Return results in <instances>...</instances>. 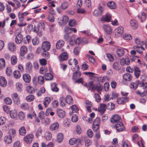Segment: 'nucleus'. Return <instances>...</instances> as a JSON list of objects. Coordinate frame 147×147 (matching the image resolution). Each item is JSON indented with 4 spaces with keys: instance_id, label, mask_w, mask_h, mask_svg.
<instances>
[{
    "instance_id": "f257e3e1",
    "label": "nucleus",
    "mask_w": 147,
    "mask_h": 147,
    "mask_svg": "<svg viewBox=\"0 0 147 147\" xmlns=\"http://www.w3.org/2000/svg\"><path fill=\"white\" fill-rule=\"evenodd\" d=\"M89 84L92 90H96L100 94L102 89V86L99 83L93 85V82H90Z\"/></svg>"
},
{
    "instance_id": "f03ea898",
    "label": "nucleus",
    "mask_w": 147,
    "mask_h": 147,
    "mask_svg": "<svg viewBox=\"0 0 147 147\" xmlns=\"http://www.w3.org/2000/svg\"><path fill=\"white\" fill-rule=\"evenodd\" d=\"M59 18H58V22L60 26L66 24L69 20V18L66 16H63L62 20H59Z\"/></svg>"
},
{
    "instance_id": "7ed1b4c3",
    "label": "nucleus",
    "mask_w": 147,
    "mask_h": 147,
    "mask_svg": "<svg viewBox=\"0 0 147 147\" xmlns=\"http://www.w3.org/2000/svg\"><path fill=\"white\" fill-rule=\"evenodd\" d=\"M115 127L118 132L122 131L125 129V128L123 123L121 122H118L115 125Z\"/></svg>"
},
{
    "instance_id": "20e7f679",
    "label": "nucleus",
    "mask_w": 147,
    "mask_h": 147,
    "mask_svg": "<svg viewBox=\"0 0 147 147\" xmlns=\"http://www.w3.org/2000/svg\"><path fill=\"white\" fill-rule=\"evenodd\" d=\"M50 47V43L48 41L43 42L42 43L41 48L43 50L48 51Z\"/></svg>"
},
{
    "instance_id": "39448f33",
    "label": "nucleus",
    "mask_w": 147,
    "mask_h": 147,
    "mask_svg": "<svg viewBox=\"0 0 147 147\" xmlns=\"http://www.w3.org/2000/svg\"><path fill=\"white\" fill-rule=\"evenodd\" d=\"M103 8L101 6L98 7L97 9L95 10L93 13V15L95 16H97L101 15L103 11Z\"/></svg>"
},
{
    "instance_id": "423d86ee",
    "label": "nucleus",
    "mask_w": 147,
    "mask_h": 147,
    "mask_svg": "<svg viewBox=\"0 0 147 147\" xmlns=\"http://www.w3.org/2000/svg\"><path fill=\"white\" fill-rule=\"evenodd\" d=\"M33 138V136L32 134H29L25 136L24 138V141L27 144L31 143Z\"/></svg>"
},
{
    "instance_id": "0eeeda50",
    "label": "nucleus",
    "mask_w": 147,
    "mask_h": 147,
    "mask_svg": "<svg viewBox=\"0 0 147 147\" xmlns=\"http://www.w3.org/2000/svg\"><path fill=\"white\" fill-rule=\"evenodd\" d=\"M7 47L9 51L14 52L16 50V46L13 42H9L8 44Z\"/></svg>"
},
{
    "instance_id": "6e6552de",
    "label": "nucleus",
    "mask_w": 147,
    "mask_h": 147,
    "mask_svg": "<svg viewBox=\"0 0 147 147\" xmlns=\"http://www.w3.org/2000/svg\"><path fill=\"white\" fill-rule=\"evenodd\" d=\"M103 28L105 32L107 34H111L112 32V30L111 27L108 25H103Z\"/></svg>"
},
{
    "instance_id": "1a4fd4ad",
    "label": "nucleus",
    "mask_w": 147,
    "mask_h": 147,
    "mask_svg": "<svg viewBox=\"0 0 147 147\" xmlns=\"http://www.w3.org/2000/svg\"><path fill=\"white\" fill-rule=\"evenodd\" d=\"M106 108L105 104L100 103V107L98 108V111L100 113L103 114L105 113Z\"/></svg>"
},
{
    "instance_id": "9d476101",
    "label": "nucleus",
    "mask_w": 147,
    "mask_h": 147,
    "mask_svg": "<svg viewBox=\"0 0 147 147\" xmlns=\"http://www.w3.org/2000/svg\"><path fill=\"white\" fill-rule=\"evenodd\" d=\"M23 39V36L21 34H19L16 36L15 41L17 44H20L22 42Z\"/></svg>"
},
{
    "instance_id": "9b49d317",
    "label": "nucleus",
    "mask_w": 147,
    "mask_h": 147,
    "mask_svg": "<svg viewBox=\"0 0 147 147\" xmlns=\"http://www.w3.org/2000/svg\"><path fill=\"white\" fill-rule=\"evenodd\" d=\"M68 58V55L66 52H63L59 56V59L60 61H63L67 60Z\"/></svg>"
},
{
    "instance_id": "f8f14e48",
    "label": "nucleus",
    "mask_w": 147,
    "mask_h": 147,
    "mask_svg": "<svg viewBox=\"0 0 147 147\" xmlns=\"http://www.w3.org/2000/svg\"><path fill=\"white\" fill-rule=\"evenodd\" d=\"M133 48L134 50L136 51V52L140 54H142L143 51L145 50L144 49L142 46H141L140 47H139L137 45L134 46L133 47Z\"/></svg>"
},
{
    "instance_id": "ddd939ff",
    "label": "nucleus",
    "mask_w": 147,
    "mask_h": 147,
    "mask_svg": "<svg viewBox=\"0 0 147 147\" xmlns=\"http://www.w3.org/2000/svg\"><path fill=\"white\" fill-rule=\"evenodd\" d=\"M27 48L25 46H22L20 48V55L22 56H24L27 53Z\"/></svg>"
},
{
    "instance_id": "4468645a",
    "label": "nucleus",
    "mask_w": 147,
    "mask_h": 147,
    "mask_svg": "<svg viewBox=\"0 0 147 147\" xmlns=\"http://www.w3.org/2000/svg\"><path fill=\"white\" fill-rule=\"evenodd\" d=\"M120 117L118 115H113L111 119V121L113 123H117L119 122Z\"/></svg>"
},
{
    "instance_id": "2eb2a0df",
    "label": "nucleus",
    "mask_w": 147,
    "mask_h": 147,
    "mask_svg": "<svg viewBox=\"0 0 147 147\" xmlns=\"http://www.w3.org/2000/svg\"><path fill=\"white\" fill-rule=\"evenodd\" d=\"M128 99L129 98L127 97L119 98H117V101L118 104H121L127 101Z\"/></svg>"
},
{
    "instance_id": "dca6fc26",
    "label": "nucleus",
    "mask_w": 147,
    "mask_h": 147,
    "mask_svg": "<svg viewBox=\"0 0 147 147\" xmlns=\"http://www.w3.org/2000/svg\"><path fill=\"white\" fill-rule=\"evenodd\" d=\"M111 15L110 14L107 13L105 17H103L101 18V20L102 21L109 22L111 21Z\"/></svg>"
},
{
    "instance_id": "f3484780",
    "label": "nucleus",
    "mask_w": 147,
    "mask_h": 147,
    "mask_svg": "<svg viewBox=\"0 0 147 147\" xmlns=\"http://www.w3.org/2000/svg\"><path fill=\"white\" fill-rule=\"evenodd\" d=\"M7 85V81L3 77H0V85L3 87H5Z\"/></svg>"
},
{
    "instance_id": "a211bd4d",
    "label": "nucleus",
    "mask_w": 147,
    "mask_h": 147,
    "mask_svg": "<svg viewBox=\"0 0 147 147\" xmlns=\"http://www.w3.org/2000/svg\"><path fill=\"white\" fill-rule=\"evenodd\" d=\"M12 138L11 136H6L4 138V141L6 144H10L12 142Z\"/></svg>"
},
{
    "instance_id": "6ab92c4d",
    "label": "nucleus",
    "mask_w": 147,
    "mask_h": 147,
    "mask_svg": "<svg viewBox=\"0 0 147 147\" xmlns=\"http://www.w3.org/2000/svg\"><path fill=\"white\" fill-rule=\"evenodd\" d=\"M23 78L24 80L26 82L29 83L30 82L31 78L30 76L28 74H25L23 75Z\"/></svg>"
},
{
    "instance_id": "aec40b11",
    "label": "nucleus",
    "mask_w": 147,
    "mask_h": 147,
    "mask_svg": "<svg viewBox=\"0 0 147 147\" xmlns=\"http://www.w3.org/2000/svg\"><path fill=\"white\" fill-rule=\"evenodd\" d=\"M65 44L64 42L62 40H58L56 43V48L59 49L63 46Z\"/></svg>"
},
{
    "instance_id": "412c9836",
    "label": "nucleus",
    "mask_w": 147,
    "mask_h": 147,
    "mask_svg": "<svg viewBox=\"0 0 147 147\" xmlns=\"http://www.w3.org/2000/svg\"><path fill=\"white\" fill-rule=\"evenodd\" d=\"M116 52L118 56L119 57L123 56L125 54L124 49L123 48L117 49Z\"/></svg>"
},
{
    "instance_id": "4be33fe9",
    "label": "nucleus",
    "mask_w": 147,
    "mask_h": 147,
    "mask_svg": "<svg viewBox=\"0 0 147 147\" xmlns=\"http://www.w3.org/2000/svg\"><path fill=\"white\" fill-rule=\"evenodd\" d=\"M59 126V125L58 123L56 122L51 125L50 127V129L52 131L56 130L58 129Z\"/></svg>"
},
{
    "instance_id": "5701e85b",
    "label": "nucleus",
    "mask_w": 147,
    "mask_h": 147,
    "mask_svg": "<svg viewBox=\"0 0 147 147\" xmlns=\"http://www.w3.org/2000/svg\"><path fill=\"white\" fill-rule=\"evenodd\" d=\"M57 113L58 116L60 118H63L64 117L65 115V111L62 109H57Z\"/></svg>"
},
{
    "instance_id": "b1692460",
    "label": "nucleus",
    "mask_w": 147,
    "mask_h": 147,
    "mask_svg": "<svg viewBox=\"0 0 147 147\" xmlns=\"http://www.w3.org/2000/svg\"><path fill=\"white\" fill-rule=\"evenodd\" d=\"M66 102L69 105H72L73 104L74 101L70 95H67L65 98Z\"/></svg>"
},
{
    "instance_id": "393cba45",
    "label": "nucleus",
    "mask_w": 147,
    "mask_h": 147,
    "mask_svg": "<svg viewBox=\"0 0 147 147\" xmlns=\"http://www.w3.org/2000/svg\"><path fill=\"white\" fill-rule=\"evenodd\" d=\"M131 26L134 29H136L138 27V24L137 21L134 20H131L130 22Z\"/></svg>"
},
{
    "instance_id": "a878e982",
    "label": "nucleus",
    "mask_w": 147,
    "mask_h": 147,
    "mask_svg": "<svg viewBox=\"0 0 147 147\" xmlns=\"http://www.w3.org/2000/svg\"><path fill=\"white\" fill-rule=\"evenodd\" d=\"M123 79L125 81H129L132 79L131 75L129 73L125 74L123 76Z\"/></svg>"
},
{
    "instance_id": "bb28decb",
    "label": "nucleus",
    "mask_w": 147,
    "mask_h": 147,
    "mask_svg": "<svg viewBox=\"0 0 147 147\" xmlns=\"http://www.w3.org/2000/svg\"><path fill=\"white\" fill-rule=\"evenodd\" d=\"M32 67V65L30 62H28L26 63L25 68L28 71L30 72Z\"/></svg>"
},
{
    "instance_id": "cd10ccee",
    "label": "nucleus",
    "mask_w": 147,
    "mask_h": 147,
    "mask_svg": "<svg viewBox=\"0 0 147 147\" xmlns=\"http://www.w3.org/2000/svg\"><path fill=\"white\" fill-rule=\"evenodd\" d=\"M139 83V81H136L135 82H132L130 84V88L134 90H136L137 88Z\"/></svg>"
},
{
    "instance_id": "c85d7f7f",
    "label": "nucleus",
    "mask_w": 147,
    "mask_h": 147,
    "mask_svg": "<svg viewBox=\"0 0 147 147\" xmlns=\"http://www.w3.org/2000/svg\"><path fill=\"white\" fill-rule=\"evenodd\" d=\"M51 99L50 97H46L44 98L43 104L45 107H47L48 105L50 102Z\"/></svg>"
},
{
    "instance_id": "c756f323",
    "label": "nucleus",
    "mask_w": 147,
    "mask_h": 147,
    "mask_svg": "<svg viewBox=\"0 0 147 147\" xmlns=\"http://www.w3.org/2000/svg\"><path fill=\"white\" fill-rule=\"evenodd\" d=\"M123 32V28L122 26H119L115 30V32L116 34H118L121 35Z\"/></svg>"
},
{
    "instance_id": "7c9ffc66",
    "label": "nucleus",
    "mask_w": 147,
    "mask_h": 147,
    "mask_svg": "<svg viewBox=\"0 0 147 147\" xmlns=\"http://www.w3.org/2000/svg\"><path fill=\"white\" fill-rule=\"evenodd\" d=\"M134 70L135 76L137 78H138L140 76V70L139 68L137 67H134Z\"/></svg>"
},
{
    "instance_id": "2f4dec72",
    "label": "nucleus",
    "mask_w": 147,
    "mask_h": 147,
    "mask_svg": "<svg viewBox=\"0 0 147 147\" xmlns=\"http://www.w3.org/2000/svg\"><path fill=\"white\" fill-rule=\"evenodd\" d=\"M8 133L9 136H11L12 137L14 138L16 136V132L15 129H11L9 130Z\"/></svg>"
},
{
    "instance_id": "473e14b6",
    "label": "nucleus",
    "mask_w": 147,
    "mask_h": 147,
    "mask_svg": "<svg viewBox=\"0 0 147 147\" xmlns=\"http://www.w3.org/2000/svg\"><path fill=\"white\" fill-rule=\"evenodd\" d=\"M107 5L108 7L111 9H114L116 8V4L113 1L108 2Z\"/></svg>"
},
{
    "instance_id": "72a5a7b5",
    "label": "nucleus",
    "mask_w": 147,
    "mask_h": 147,
    "mask_svg": "<svg viewBox=\"0 0 147 147\" xmlns=\"http://www.w3.org/2000/svg\"><path fill=\"white\" fill-rule=\"evenodd\" d=\"M81 76V73L79 71L75 72L73 74L72 79L74 80H76L79 78Z\"/></svg>"
},
{
    "instance_id": "f704fd0d",
    "label": "nucleus",
    "mask_w": 147,
    "mask_h": 147,
    "mask_svg": "<svg viewBox=\"0 0 147 147\" xmlns=\"http://www.w3.org/2000/svg\"><path fill=\"white\" fill-rule=\"evenodd\" d=\"M26 131L24 127H22L19 129V133L21 136H24L26 134Z\"/></svg>"
},
{
    "instance_id": "c9c22d12",
    "label": "nucleus",
    "mask_w": 147,
    "mask_h": 147,
    "mask_svg": "<svg viewBox=\"0 0 147 147\" xmlns=\"http://www.w3.org/2000/svg\"><path fill=\"white\" fill-rule=\"evenodd\" d=\"M10 115L11 118L13 119L16 118L17 115V112L16 110L11 111L10 112Z\"/></svg>"
},
{
    "instance_id": "e433bc0d",
    "label": "nucleus",
    "mask_w": 147,
    "mask_h": 147,
    "mask_svg": "<svg viewBox=\"0 0 147 147\" xmlns=\"http://www.w3.org/2000/svg\"><path fill=\"white\" fill-rule=\"evenodd\" d=\"M59 102L61 106L63 107L65 106L66 102H65V98L64 97L62 96L60 98Z\"/></svg>"
},
{
    "instance_id": "4c0bfd02",
    "label": "nucleus",
    "mask_w": 147,
    "mask_h": 147,
    "mask_svg": "<svg viewBox=\"0 0 147 147\" xmlns=\"http://www.w3.org/2000/svg\"><path fill=\"white\" fill-rule=\"evenodd\" d=\"M45 138L48 141L50 140L52 138V134L49 132H46L45 133Z\"/></svg>"
},
{
    "instance_id": "58836bf2",
    "label": "nucleus",
    "mask_w": 147,
    "mask_h": 147,
    "mask_svg": "<svg viewBox=\"0 0 147 147\" xmlns=\"http://www.w3.org/2000/svg\"><path fill=\"white\" fill-rule=\"evenodd\" d=\"M11 63L13 65H15L17 62V59L15 55L12 56L11 58Z\"/></svg>"
},
{
    "instance_id": "ea45409f",
    "label": "nucleus",
    "mask_w": 147,
    "mask_h": 147,
    "mask_svg": "<svg viewBox=\"0 0 147 147\" xmlns=\"http://www.w3.org/2000/svg\"><path fill=\"white\" fill-rule=\"evenodd\" d=\"M69 6V3L66 1H65L61 3V8L62 9L65 10Z\"/></svg>"
},
{
    "instance_id": "a19ab883",
    "label": "nucleus",
    "mask_w": 147,
    "mask_h": 147,
    "mask_svg": "<svg viewBox=\"0 0 147 147\" xmlns=\"http://www.w3.org/2000/svg\"><path fill=\"white\" fill-rule=\"evenodd\" d=\"M63 136L62 133H59L57 136V140L58 142H61L63 139Z\"/></svg>"
},
{
    "instance_id": "79ce46f5",
    "label": "nucleus",
    "mask_w": 147,
    "mask_h": 147,
    "mask_svg": "<svg viewBox=\"0 0 147 147\" xmlns=\"http://www.w3.org/2000/svg\"><path fill=\"white\" fill-rule=\"evenodd\" d=\"M135 42L136 44L141 46L144 45L145 44L144 41H141L140 39L138 38H135Z\"/></svg>"
},
{
    "instance_id": "37998d69",
    "label": "nucleus",
    "mask_w": 147,
    "mask_h": 147,
    "mask_svg": "<svg viewBox=\"0 0 147 147\" xmlns=\"http://www.w3.org/2000/svg\"><path fill=\"white\" fill-rule=\"evenodd\" d=\"M45 79L46 80H51L53 79V77L51 73H47L45 75Z\"/></svg>"
},
{
    "instance_id": "c03bdc74",
    "label": "nucleus",
    "mask_w": 147,
    "mask_h": 147,
    "mask_svg": "<svg viewBox=\"0 0 147 147\" xmlns=\"http://www.w3.org/2000/svg\"><path fill=\"white\" fill-rule=\"evenodd\" d=\"M44 51L42 53V56L47 59H48L50 57L49 53L47 51L44 50Z\"/></svg>"
},
{
    "instance_id": "a18cd8bd",
    "label": "nucleus",
    "mask_w": 147,
    "mask_h": 147,
    "mask_svg": "<svg viewBox=\"0 0 147 147\" xmlns=\"http://www.w3.org/2000/svg\"><path fill=\"white\" fill-rule=\"evenodd\" d=\"M26 90L27 91L30 93H32L34 92V88L31 86H28L26 87Z\"/></svg>"
},
{
    "instance_id": "49530a36",
    "label": "nucleus",
    "mask_w": 147,
    "mask_h": 147,
    "mask_svg": "<svg viewBox=\"0 0 147 147\" xmlns=\"http://www.w3.org/2000/svg\"><path fill=\"white\" fill-rule=\"evenodd\" d=\"M31 37L29 35L26 36L24 38V43L25 44L29 43L30 42Z\"/></svg>"
},
{
    "instance_id": "de8ad7c7",
    "label": "nucleus",
    "mask_w": 147,
    "mask_h": 147,
    "mask_svg": "<svg viewBox=\"0 0 147 147\" xmlns=\"http://www.w3.org/2000/svg\"><path fill=\"white\" fill-rule=\"evenodd\" d=\"M16 86L18 91H21L22 90V85L21 83L17 82L16 83Z\"/></svg>"
},
{
    "instance_id": "09e8293b",
    "label": "nucleus",
    "mask_w": 147,
    "mask_h": 147,
    "mask_svg": "<svg viewBox=\"0 0 147 147\" xmlns=\"http://www.w3.org/2000/svg\"><path fill=\"white\" fill-rule=\"evenodd\" d=\"M123 38L125 40H130L132 39V37L130 34H125L123 36Z\"/></svg>"
},
{
    "instance_id": "8fccbe9b",
    "label": "nucleus",
    "mask_w": 147,
    "mask_h": 147,
    "mask_svg": "<svg viewBox=\"0 0 147 147\" xmlns=\"http://www.w3.org/2000/svg\"><path fill=\"white\" fill-rule=\"evenodd\" d=\"M106 59H107L109 61L112 62L114 60V58L110 54H106Z\"/></svg>"
},
{
    "instance_id": "3c124183",
    "label": "nucleus",
    "mask_w": 147,
    "mask_h": 147,
    "mask_svg": "<svg viewBox=\"0 0 147 147\" xmlns=\"http://www.w3.org/2000/svg\"><path fill=\"white\" fill-rule=\"evenodd\" d=\"M34 99V96L32 95H30L27 96L26 98V100L28 102H31L33 101Z\"/></svg>"
},
{
    "instance_id": "603ef678",
    "label": "nucleus",
    "mask_w": 147,
    "mask_h": 147,
    "mask_svg": "<svg viewBox=\"0 0 147 147\" xmlns=\"http://www.w3.org/2000/svg\"><path fill=\"white\" fill-rule=\"evenodd\" d=\"M20 72L18 71H15L13 72V76L16 78L18 79L20 76Z\"/></svg>"
},
{
    "instance_id": "864d4df0",
    "label": "nucleus",
    "mask_w": 147,
    "mask_h": 147,
    "mask_svg": "<svg viewBox=\"0 0 147 147\" xmlns=\"http://www.w3.org/2000/svg\"><path fill=\"white\" fill-rule=\"evenodd\" d=\"M29 106L28 104L23 103L21 105V108L23 110L27 109L29 108Z\"/></svg>"
},
{
    "instance_id": "5fc2aeb1",
    "label": "nucleus",
    "mask_w": 147,
    "mask_h": 147,
    "mask_svg": "<svg viewBox=\"0 0 147 147\" xmlns=\"http://www.w3.org/2000/svg\"><path fill=\"white\" fill-rule=\"evenodd\" d=\"M38 83L40 84H42L44 82V79L43 77L39 76L38 77Z\"/></svg>"
},
{
    "instance_id": "6e6d98bb",
    "label": "nucleus",
    "mask_w": 147,
    "mask_h": 147,
    "mask_svg": "<svg viewBox=\"0 0 147 147\" xmlns=\"http://www.w3.org/2000/svg\"><path fill=\"white\" fill-rule=\"evenodd\" d=\"M5 104L7 105H10L12 103V101L11 98L9 97L5 98L4 100Z\"/></svg>"
},
{
    "instance_id": "4d7b16f0",
    "label": "nucleus",
    "mask_w": 147,
    "mask_h": 147,
    "mask_svg": "<svg viewBox=\"0 0 147 147\" xmlns=\"http://www.w3.org/2000/svg\"><path fill=\"white\" fill-rule=\"evenodd\" d=\"M68 24L70 26H74L76 25V22L75 20H71L69 21Z\"/></svg>"
},
{
    "instance_id": "13d9d810",
    "label": "nucleus",
    "mask_w": 147,
    "mask_h": 147,
    "mask_svg": "<svg viewBox=\"0 0 147 147\" xmlns=\"http://www.w3.org/2000/svg\"><path fill=\"white\" fill-rule=\"evenodd\" d=\"M5 67V61L3 59H0V69H2Z\"/></svg>"
},
{
    "instance_id": "bf43d9fd",
    "label": "nucleus",
    "mask_w": 147,
    "mask_h": 147,
    "mask_svg": "<svg viewBox=\"0 0 147 147\" xmlns=\"http://www.w3.org/2000/svg\"><path fill=\"white\" fill-rule=\"evenodd\" d=\"M100 122V119L98 117L96 118L94 121L92 125H99V124Z\"/></svg>"
},
{
    "instance_id": "052dcab7",
    "label": "nucleus",
    "mask_w": 147,
    "mask_h": 147,
    "mask_svg": "<svg viewBox=\"0 0 147 147\" xmlns=\"http://www.w3.org/2000/svg\"><path fill=\"white\" fill-rule=\"evenodd\" d=\"M91 141L88 139H86L85 140V144L86 146H88L91 145Z\"/></svg>"
},
{
    "instance_id": "680f3d73",
    "label": "nucleus",
    "mask_w": 147,
    "mask_h": 147,
    "mask_svg": "<svg viewBox=\"0 0 147 147\" xmlns=\"http://www.w3.org/2000/svg\"><path fill=\"white\" fill-rule=\"evenodd\" d=\"M33 44L34 45H35L38 44L39 42V39L37 38H34L32 40Z\"/></svg>"
},
{
    "instance_id": "e2e57ef3",
    "label": "nucleus",
    "mask_w": 147,
    "mask_h": 147,
    "mask_svg": "<svg viewBox=\"0 0 147 147\" xmlns=\"http://www.w3.org/2000/svg\"><path fill=\"white\" fill-rule=\"evenodd\" d=\"M70 120L67 119H65L63 121V124L66 127H68L69 125Z\"/></svg>"
},
{
    "instance_id": "0e129e2a",
    "label": "nucleus",
    "mask_w": 147,
    "mask_h": 147,
    "mask_svg": "<svg viewBox=\"0 0 147 147\" xmlns=\"http://www.w3.org/2000/svg\"><path fill=\"white\" fill-rule=\"evenodd\" d=\"M6 120V119L3 117H0V125L4 124Z\"/></svg>"
},
{
    "instance_id": "69168bd1",
    "label": "nucleus",
    "mask_w": 147,
    "mask_h": 147,
    "mask_svg": "<svg viewBox=\"0 0 147 147\" xmlns=\"http://www.w3.org/2000/svg\"><path fill=\"white\" fill-rule=\"evenodd\" d=\"M18 117L20 119H23L25 117V115L22 111L20 112L18 114Z\"/></svg>"
},
{
    "instance_id": "338daca9",
    "label": "nucleus",
    "mask_w": 147,
    "mask_h": 147,
    "mask_svg": "<svg viewBox=\"0 0 147 147\" xmlns=\"http://www.w3.org/2000/svg\"><path fill=\"white\" fill-rule=\"evenodd\" d=\"M87 134L88 136L90 138H92L93 136V134L92 130L90 129H88L87 131Z\"/></svg>"
},
{
    "instance_id": "774afa93",
    "label": "nucleus",
    "mask_w": 147,
    "mask_h": 147,
    "mask_svg": "<svg viewBox=\"0 0 147 147\" xmlns=\"http://www.w3.org/2000/svg\"><path fill=\"white\" fill-rule=\"evenodd\" d=\"M113 67L116 70H118L119 69V64L118 62H115L113 63Z\"/></svg>"
}]
</instances>
